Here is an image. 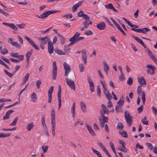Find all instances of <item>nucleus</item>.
I'll use <instances>...</instances> for the list:
<instances>
[{"mask_svg":"<svg viewBox=\"0 0 157 157\" xmlns=\"http://www.w3.org/2000/svg\"><path fill=\"white\" fill-rule=\"evenodd\" d=\"M60 11H61L60 10H52L45 11L41 14L37 15V16L39 18L43 19L46 18L48 16L52 14L59 12Z\"/></svg>","mask_w":157,"mask_h":157,"instance_id":"f257e3e1","label":"nucleus"},{"mask_svg":"<svg viewBox=\"0 0 157 157\" xmlns=\"http://www.w3.org/2000/svg\"><path fill=\"white\" fill-rule=\"evenodd\" d=\"M124 114L127 124L129 126H131L132 123V117L131 116L129 113L127 111H125Z\"/></svg>","mask_w":157,"mask_h":157,"instance_id":"f03ea898","label":"nucleus"},{"mask_svg":"<svg viewBox=\"0 0 157 157\" xmlns=\"http://www.w3.org/2000/svg\"><path fill=\"white\" fill-rule=\"evenodd\" d=\"M146 67L147 68L146 72L147 74H150L151 75H154L155 73V71L156 69V67L151 65H147Z\"/></svg>","mask_w":157,"mask_h":157,"instance_id":"7ed1b4c3","label":"nucleus"},{"mask_svg":"<svg viewBox=\"0 0 157 157\" xmlns=\"http://www.w3.org/2000/svg\"><path fill=\"white\" fill-rule=\"evenodd\" d=\"M80 33L78 32H76L74 36L71 38H70L69 39V41L71 42L68 44L69 46H71L74 45V43L75 42V40L77 39L80 36Z\"/></svg>","mask_w":157,"mask_h":157,"instance_id":"20e7f679","label":"nucleus"},{"mask_svg":"<svg viewBox=\"0 0 157 157\" xmlns=\"http://www.w3.org/2000/svg\"><path fill=\"white\" fill-rule=\"evenodd\" d=\"M61 86L59 85L58 86V110H59L61 106Z\"/></svg>","mask_w":157,"mask_h":157,"instance_id":"39448f33","label":"nucleus"},{"mask_svg":"<svg viewBox=\"0 0 157 157\" xmlns=\"http://www.w3.org/2000/svg\"><path fill=\"white\" fill-rule=\"evenodd\" d=\"M124 98L123 97H121L117 103V105L116 106L115 109L117 112H119V109L120 107H121L124 104Z\"/></svg>","mask_w":157,"mask_h":157,"instance_id":"423d86ee","label":"nucleus"},{"mask_svg":"<svg viewBox=\"0 0 157 157\" xmlns=\"http://www.w3.org/2000/svg\"><path fill=\"white\" fill-rule=\"evenodd\" d=\"M66 83L70 87L72 90H75V83L74 81L71 79L66 78Z\"/></svg>","mask_w":157,"mask_h":157,"instance_id":"0eeeda50","label":"nucleus"},{"mask_svg":"<svg viewBox=\"0 0 157 157\" xmlns=\"http://www.w3.org/2000/svg\"><path fill=\"white\" fill-rule=\"evenodd\" d=\"M63 64L65 71V76H67L71 71V69L69 65L66 62H64Z\"/></svg>","mask_w":157,"mask_h":157,"instance_id":"6e6552de","label":"nucleus"},{"mask_svg":"<svg viewBox=\"0 0 157 157\" xmlns=\"http://www.w3.org/2000/svg\"><path fill=\"white\" fill-rule=\"evenodd\" d=\"M25 38L28 41L33 47L37 50H39L40 48L38 46L35 44V42L32 40L30 38L27 36H25Z\"/></svg>","mask_w":157,"mask_h":157,"instance_id":"1a4fd4ad","label":"nucleus"},{"mask_svg":"<svg viewBox=\"0 0 157 157\" xmlns=\"http://www.w3.org/2000/svg\"><path fill=\"white\" fill-rule=\"evenodd\" d=\"M131 30L137 32L141 33H145L146 32H149L150 30V29L147 27L143 29H136L132 28L131 29Z\"/></svg>","mask_w":157,"mask_h":157,"instance_id":"9d476101","label":"nucleus"},{"mask_svg":"<svg viewBox=\"0 0 157 157\" xmlns=\"http://www.w3.org/2000/svg\"><path fill=\"white\" fill-rule=\"evenodd\" d=\"M57 75V68L56 63L55 61H54L53 63V70L52 75H53L52 79L55 80L56 78V75Z\"/></svg>","mask_w":157,"mask_h":157,"instance_id":"9b49d317","label":"nucleus"},{"mask_svg":"<svg viewBox=\"0 0 157 157\" xmlns=\"http://www.w3.org/2000/svg\"><path fill=\"white\" fill-rule=\"evenodd\" d=\"M87 80L90 85V89L91 92H93L94 90V85L91 79L89 77H87Z\"/></svg>","mask_w":157,"mask_h":157,"instance_id":"f8f14e48","label":"nucleus"},{"mask_svg":"<svg viewBox=\"0 0 157 157\" xmlns=\"http://www.w3.org/2000/svg\"><path fill=\"white\" fill-rule=\"evenodd\" d=\"M11 56L13 57L17 58L19 60H22L24 59V56L23 55H19L18 53L12 52L11 53Z\"/></svg>","mask_w":157,"mask_h":157,"instance_id":"ddd939ff","label":"nucleus"},{"mask_svg":"<svg viewBox=\"0 0 157 157\" xmlns=\"http://www.w3.org/2000/svg\"><path fill=\"white\" fill-rule=\"evenodd\" d=\"M138 82L140 85V86L145 87L147 84L146 82L145 79L143 77H141L140 78L138 77Z\"/></svg>","mask_w":157,"mask_h":157,"instance_id":"4468645a","label":"nucleus"},{"mask_svg":"<svg viewBox=\"0 0 157 157\" xmlns=\"http://www.w3.org/2000/svg\"><path fill=\"white\" fill-rule=\"evenodd\" d=\"M39 40H41L40 43L42 45H45L49 41V38L48 36H46L43 37H39L38 38Z\"/></svg>","mask_w":157,"mask_h":157,"instance_id":"2eb2a0df","label":"nucleus"},{"mask_svg":"<svg viewBox=\"0 0 157 157\" xmlns=\"http://www.w3.org/2000/svg\"><path fill=\"white\" fill-rule=\"evenodd\" d=\"M147 52L148 55L150 57L151 59L153 60L154 63L157 65V59L155 58L154 56L153 55L150 50L147 48Z\"/></svg>","mask_w":157,"mask_h":157,"instance_id":"dca6fc26","label":"nucleus"},{"mask_svg":"<svg viewBox=\"0 0 157 157\" xmlns=\"http://www.w3.org/2000/svg\"><path fill=\"white\" fill-rule=\"evenodd\" d=\"M82 58L84 64H86L87 63V54L85 50H82Z\"/></svg>","mask_w":157,"mask_h":157,"instance_id":"f3484780","label":"nucleus"},{"mask_svg":"<svg viewBox=\"0 0 157 157\" xmlns=\"http://www.w3.org/2000/svg\"><path fill=\"white\" fill-rule=\"evenodd\" d=\"M83 2V1H81L74 5L72 7V11L74 12H75L77 9L78 8L81 6Z\"/></svg>","mask_w":157,"mask_h":157,"instance_id":"a211bd4d","label":"nucleus"},{"mask_svg":"<svg viewBox=\"0 0 157 157\" xmlns=\"http://www.w3.org/2000/svg\"><path fill=\"white\" fill-rule=\"evenodd\" d=\"M96 27L99 30H103L105 29L106 25L104 22H101L98 24Z\"/></svg>","mask_w":157,"mask_h":157,"instance_id":"6ab92c4d","label":"nucleus"},{"mask_svg":"<svg viewBox=\"0 0 157 157\" xmlns=\"http://www.w3.org/2000/svg\"><path fill=\"white\" fill-rule=\"evenodd\" d=\"M132 36L138 43L140 44L144 48H146V46L143 41L140 39L138 37L132 35Z\"/></svg>","mask_w":157,"mask_h":157,"instance_id":"aec40b11","label":"nucleus"},{"mask_svg":"<svg viewBox=\"0 0 157 157\" xmlns=\"http://www.w3.org/2000/svg\"><path fill=\"white\" fill-rule=\"evenodd\" d=\"M103 64L104 67V70L106 75L108 74V71L109 70V68L108 65L107 64L106 62L105 61L103 62Z\"/></svg>","mask_w":157,"mask_h":157,"instance_id":"412c9836","label":"nucleus"},{"mask_svg":"<svg viewBox=\"0 0 157 157\" xmlns=\"http://www.w3.org/2000/svg\"><path fill=\"white\" fill-rule=\"evenodd\" d=\"M101 115L102 118V122L104 123H107L108 121V118L107 117L105 116L104 113H103V112L102 110H101L100 111Z\"/></svg>","mask_w":157,"mask_h":157,"instance_id":"4be33fe9","label":"nucleus"},{"mask_svg":"<svg viewBox=\"0 0 157 157\" xmlns=\"http://www.w3.org/2000/svg\"><path fill=\"white\" fill-rule=\"evenodd\" d=\"M105 6L107 9H110L115 12H117V11L115 9L113 4L111 3H109L107 5H105Z\"/></svg>","mask_w":157,"mask_h":157,"instance_id":"5701e85b","label":"nucleus"},{"mask_svg":"<svg viewBox=\"0 0 157 157\" xmlns=\"http://www.w3.org/2000/svg\"><path fill=\"white\" fill-rule=\"evenodd\" d=\"M92 24V22L90 20L85 21L82 22V25L85 28H88L89 25Z\"/></svg>","mask_w":157,"mask_h":157,"instance_id":"b1692460","label":"nucleus"},{"mask_svg":"<svg viewBox=\"0 0 157 157\" xmlns=\"http://www.w3.org/2000/svg\"><path fill=\"white\" fill-rule=\"evenodd\" d=\"M70 46H69L68 45V46L65 45L64 47V50L65 53V54H66L67 55H69V53L70 51V48H69V47Z\"/></svg>","mask_w":157,"mask_h":157,"instance_id":"393cba45","label":"nucleus"},{"mask_svg":"<svg viewBox=\"0 0 157 157\" xmlns=\"http://www.w3.org/2000/svg\"><path fill=\"white\" fill-rule=\"evenodd\" d=\"M81 109L82 111L84 113L86 112V106L83 101H81L80 103Z\"/></svg>","mask_w":157,"mask_h":157,"instance_id":"a878e982","label":"nucleus"},{"mask_svg":"<svg viewBox=\"0 0 157 157\" xmlns=\"http://www.w3.org/2000/svg\"><path fill=\"white\" fill-rule=\"evenodd\" d=\"M57 35H58L59 39L60 40V44H64L65 41V38L63 36L59 33H58Z\"/></svg>","mask_w":157,"mask_h":157,"instance_id":"bb28decb","label":"nucleus"},{"mask_svg":"<svg viewBox=\"0 0 157 157\" xmlns=\"http://www.w3.org/2000/svg\"><path fill=\"white\" fill-rule=\"evenodd\" d=\"M34 126V125L33 123H30L27 125L26 128L28 131H30L33 128Z\"/></svg>","mask_w":157,"mask_h":157,"instance_id":"cd10ccee","label":"nucleus"},{"mask_svg":"<svg viewBox=\"0 0 157 157\" xmlns=\"http://www.w3.org/2000/svg\"><path fill=\"white\" fill-rule=\"evenodd\" d=\"M11 44L12 45L15 46L16 48H20L21 47V46L20 44L17 42H13L11 41L10 42Z\"/></svg>","mask_w":157,"mask_h":157,"instance_id":"c85d7f7f","label":"nucleus"},{"mask_svg":"<svg viewBox=\"0 0 157 157\" xmlns=\"http://www.w3.org/2000/svg\"><path fill=\"white\" fill-rule=\"evenodd\" d=\"M31 98L32 99V100L33 102H35L36 101L37 98L36 97V95L34 92L33 93V94L31 95Z\"/></svg>","mask_w":157,"mask_h":157,"instance_id":"c756f323","label":"nucleus"},{"mask_svg":"<svg viewBox=\"0 0 157 157\" xmlns=\"http://www.w3.org/2000/svg\"><path fill=\"white\" fill-rule=\"evenodd\" d=\"M101 107L103 110L104 112H103V113H104V114L105 113H107L108 114L109 113V111L106 106L103 104H102L101 105Z\"/></svg>","mask_w":157,"mask_h":157,"instance_id":"7c9ffc66","label":"nucleus"},{"mask_svg":"<svg viewBox=\"0 0 157 157\" xmlns=\"http://www.w3.org/2000/svg\"><path fill=\"white\" fill-rule=\"evenodd\" d=\"M71 113L73 114V117H74L75 114V103L74 102L71 108Z\"/></svg>","mask_w":157,"mask_h":157,"instance_id":"2f4dec72","label":"nucleus"},{"mask_svg":"<svg viewBox=\"0 0 157 157\" xmlns=\"http://www.w3.org/2000/svg\"><path fill=\"white\" fill-rule=\"evenodd\" d=\"M11 133H4L0 132V138H5L10 136Z\"/></svg>","mask_w":157,"mask_h":157,"instance_id":"473e14b6","label":"nucleus"},{"mask_svg":"<svg viewBox=\"0 0 157 157\" xmlns=\"http://www.w3.org/2000/svg\"><path fill=\"white\" fill-rule=\"evenodd\" d=\"M42 124L44 128H47V127L45 123V117L43 116L42 118Z\"/></svg>","mask_w":157,"mask_h":157,"instance_id":"72a5a7b5","label":"nucleus"},{"mask_svg":"<svg viewBox=\"0 0 157 157\" xmlns=\"http://www.w3.org/2000/svg\"><path fill=\"white\" fill-rule=\"evenodd\" d=\"M18 120V117H16L12 123H10V125L11 126H16L17 125V122Z\"/></svg>","mask_w":157,"mask_h":157,"instance_id":"f704fd0d","label":"nucleus"},{"mask_svg":"<svg viewBox=\"0 0 157 157\" xmlns=\"http://www.w3.org/2000/svg\"><path fill=\"white\" fill-rule=\"evenodd\" d=\"M141 99L143 101V105H144L145 101V94L144 91H142V94L141 97Z\"/></svg>","mask_w":157,"mask_h":157,"instance_id":"c9c22d12","label":"nucleus"},{"mask_svg":"<svg viewBox=\"0 0 157 157\" xmlns=\"http://www.w3.org/2000/svg\"><path fill=\"white\" fill-rule=\"evenodd\" d=\"M55 52L59 55H64L65 53L61 50L59 49H56L55 50Z\"/></svg>","mask_w":157,"mask_h":157,"instance_id":"e433bc0d","label":"nucleus"},{"mask_svg":"<svg viewBox=\"0 0 157 157\" xmlns=\"http://www.w3.org/2000/svg\"><path fill=\"white\" fill-rule=\"evenodd\" d=\"M119 133L121 135L125 138L127 137V133L126 131H123L122 132H119Z\"/></svg>","mask_w":157,"mask_h":157,"instance_id":"4c0bfd02","label":"nucleus"},{"mask_svg":"<svg viewBox=\"0 0 157 157\" xmlns=\"http://www.w3.org/2000/svg\"><path fill=\"white\" fill-rule=\"evenodd\" d=\"M33 52L32 49L28 52L26 54L25 56L26 58H30Z\"/></svg>","mask_w":157,"mask_h":157,"instance_id":"58836bf2","label":"nucleus"},{"mask_svg":"<svg viewBox=\"0 0 157 157\" xmlns=\"http://www.w3.org/2000/svg\"><path fill=\"white\" fill-rule=\"evenodd\" d=\"M146 120V117H144L143 119L141 120V122L144 124L147 125L148 124V121Z\"/></svg>","mask_w":157,"mask_h":157,"instance_id":"ea45409f","label":"nucleus"},{"mask_svg":"<svg viewBox=\"0 0 157 157\" xmlns=\"http://www.w3.org/2000/svg\"><path fill=\"white\" fill-rule=\"evenodd\" d=\"M124 126L121 123H118L117 126V128L120 130H122Z\"/></svg>","mask_w":157,"mask_h":157,"instance_id":"a19ab883","label":"nucleus"},{"mask_svg":"<svg viewBox=\"0 0 157 157\" xmlns=\"http://www.w3.org/2000/svg\"><path fill=\"white\" fill-rule=\"evenodd\" d=\"M10 27L11 28L15 31H17L18 29L16 26L13 24L10 23Z\"/></svg>","mask_w":157,"mask_h":157,"instance_id":"79ce46f5","label":"nucleus"},{"mask_svg":"<svg viewBox=\"0 0 157 157\" xmlns=\"http://www.w3.org/2000/svg\"><path fill=\"white\" fill-rule=\"evenodd\" d=\"M84 34L87 36H89L92 35L93 33L91 30H88L85 31Z\"/></svg>","mask_w":157,"mask_h":157,"instance_id":"37998d69","label":"nucleus"},{"mask_svg":"<svg viewBox=\"0 0 157 157\" xmlns=\"http://www.w3.org/2000/svg\"><path fill=\"white\" fill-rule=\"evenodd\" d=\"M62 17L67 18H71L73 16L71 13H68L62 16Z\"/></svg>","mask_w":157,"mask_h":157,"instance_id":"c03bdc74","label":"nucleus"},{"mask_svg":"<svg viewBox=\"0 0 157 157\" xmlns=\"http://www.w3.org/2000/svg\"><path fill=\"white\" fill-rule=\"evenodd\" d=\"M54 89V86H51L49 89L48 92V95H52V93Z\"/></svg>","mask_w":157,"mask_h":157,"instance_id":"a18cd8bd","label":"nucleus"},{"mask_svg":"<svg viewBox=\"0 0 157 157\" xmlns=\"http://www.w3.org/2000/svg\"><path fill=\"white\" fill-rule=\"evenodd\" d=\"M79 68L80 69V72H82L84 71V65L82 63L80 64L79 65Z\"/></svg>","mask_w":157,"mask_h":157,"instance_id":"49530a36","label":"nucleus"},{"mask_svg":"<svg viewBox=\"0 0 157 157\" xmlns=\"http://www.w3.org/2000/svg\"><path fill=\"white\" fill-rule=\"evenodd\" d=\"M41 148L43 150V152L44 153H45L47 151L48 149V146L43 145L42 146Z\"/></svg>","mask_w":157,"mask_h":157,"instance_id":"de8ad7c7","label":"nucleus"},{"mask_svg":"<svg viewBox=\"0 0 157 157\" xmlns=\"http://www.w3.org/2000/svg\"><path fill=\"white\" fill-rule=\"evenodd\" d=\"M98 144L103 151H105V150L106 149L103 145L102 144V143L100 142H98Z\"/></svg>","mask_w":157,"mask_h":157,"instance_id":"09e8293b","label":"nucleus"},{"mask_svg":"<svg viewBox=\"0 0 157 157\" xmlns=\"http://www.w3.org/2000/svg\"><path fill=\"white\" fill-rule=\"evenodd\" d=\"M3 50L4 51H3L2 49L0 50V52L2 54L5 55L8 53V51L6 48H3Z\"/></svg>","mask_w":157,"mask_h":157,"instance_id":"8fccbe9b","label":"nucleus"},{"mask_svg":"<svg viewBox=\"0 0 157 157\" xmlns=\"http://www.w3.org/2000/svg\"><path fill=\"white\" fill-rule=\"evenodd\" d=\"M133 82V79L131 77H129L127 81V83L129 85L131 86Z\"/></svg>","mask_w":157,"mask_h":157,"instance_id":"3c124183","label":"nucleus"},{"mask_svg":"<svg viewBox=\"0 0 157 157\" xmlns=\"http://www.w3.org/2000/svg\"><path fill=\"white\" fill-rule=\"evenodd\" d=\"M120 150L124 152H126L128 151V149L125 147V145L122 146V147L121 148V149H120Z\"/></svg>","mask_w":157,"mask_h":157,"instance_id":"603ef678","label":"nucleus"},{"mask_svg":"<svg viewBox=\"0 0 157 157\" xmlns=\"http://www.w3.org/2000/svg\"><path fill=\"white\" fill-rule=\"evenodd\" d=\"M0 12L6 17H8L9 15L8 13H7L1 8H0Z\"/></svg>","mask_w":157,"mask_h":157,"instance_id":"864d4df0","label":"nucleus"},{"mask_svg":"<svg viewBox=\"0 0 157 157\" xmlns=\"http://www.w3.org/2000/svg\"><path fill=\"white\" fill-rule=\"evenodd\" d=\"M55 118H51L52 126V127H55L56 122L55 121Z\"/></svg>","mask_w":157,"mask_h":157,"instance_id":"5fc2aeb1","label":"nucleus"},{"mask_svg":"<svg viewBox=\"0 0 157 157\" xmlns=\"http://www.w3.org/2000/svg\"><path fill=\"white\" fill-rule=\"evenodd\" d=\"M17 26L20 29H22L25 27L26 25L24 23H23L17 25Z\"/></svg>","mask_w":157,"mask_h":157,"instance_id":"6e6d98bb","label":"nucleus"},{"mask_svg":"<svg viewBox=\"0 0 157 157\" xmlns=\"http://www.w3.org/2000/svg\"><path fill=\"white\" fill-rule=\"evenodd\" d=\"M146 144L150 150H152L153 148L152 145L151 143H146Z\"/></svg>","mask_w":157,"mask_h":157,"instance_id":"4d7b16f0","label":"nucleus"},{"mask_svg":"<svg viewBox=\"0 0 157 157\" xmlns=\"http://www.w3.org/2000/svg\"><path fill=\"white\" fill-rule=\"evenodd\" d=\"M97 92L98 95L100 97V95L101 94V91L100 89V87L99 86H97Z\"/></svg>","mask_w":157,"mask_h":157,"instance_id":"13d9d810","label":"nucleus"},{"mask_svg":"<svg viewBox=\"0 0 157 157\" xmlns=\"http://www.w3.org/2000/svg\"><path fill=\"white\" fill-rule=\"evenodd\" d=\"M77 38V40H75V42L74 43V45L77 43L79 41L84 39V36H80Z\"/></svg>","mask_w":157,"mask_h":157,"instance_id":"bf43d9fd","label":"nucleus"},{"mask_svg":"<svg viewBox=\"0 0 157 157\" xmlns=\"http://www.w3.org/2000/svg\"><path fill=\"white\" fill-rule=\"evenodd\" d=\"M121 74V75L119 76V79L121 81H123L125 79V77L123 73V74L122 73Z\"/></svg>","mask_w":157,"mask_h":157,"instance_id":"052dcab7","label":"nucleus"},{"mask_svg":"<svg viewBox=\"0 0 157 157\" xmlns=\"http://www.w3.org/2000/svg\"><path fill=\"white\" fill-rule=\"evenodd\" d=\"M99 120L100 122V126L102 128H103L105 125V123L102 122V121L101 118H99Z\"/></svg>","mask_w":157,"mask_h":157,"instance_id":"680f3d73","label":"nucleus"},{"mask_svg":"<svg viewBox=\"0 0 157 157\" xmlns=\"http://www.w3.org/2000/svg\"><path fill=\"white\" fill-rule=\"evenodd\" d=\"M105 96L106 98L109 101H110V100L112 98V97L111 94L110 93H108V94H106Z\"/></svg>","mask_w":157,"mask_h":157,"instance_id":"e2e57ef3","label":"nucleus"},{"mask_svg":"<svg viewBox=\"0 0 157 157\" xmlns=\"http://www.w3.org/2000/svg\"><path fill=\"white\" fill-rule=\"evenodd\" d=\"M1 59L6 63L10 64V62L8 59L4 57L3 56L1 57Z\"/></svg>","mask_w":157,"mask_h":157,"instance_id":"0e129e2a","label":"nucleus"},{"mask_svg":"<svg viewBox=\"0 0 157 157\" xmlns=\"http://www.w3.org/2000/svg\"><path fill=\"white\" fill-rule=\"evenodd\" d=\"M82 17L86 20V21L89 20L90 19V17L86 14H84Z\"/></svg>","mask_w":157,"mask_h":157,"instance_id":"69168bd1","label":"nucleus"},{"mask_svg":"<svg viewBox=\"0 0 157 157\" xmlns=\"http://www.w3.org/2000/svg\"><path fill=\"white\" fill-rule=\"evenodd\" d=\"M29 73H27L26 75H25L23 78V80L25 81H27L28 80L29 78Z\"/></svg>","mask_w":157,"mask_h":157,"instance_id":"338daca9","label":"nucleus"},{"mask_svg":"<svg viewBox=\"0 0 157 157\" xmlns=\"http://www.w3.org/2000/svg\"><path fill=\"white\" fill-rule=\"evenodd\" d=\"M143 106L141 105L140 107L138 108L137 110L139 113H140L143 110Z\"/></svg>","mask_w":157,"mask_h":157,"instance_id":"774afa93","label":"nucleus"}]
</instances>
